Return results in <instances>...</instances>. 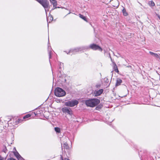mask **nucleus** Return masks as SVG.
<instances>
[{
    "mask_svg": "<svg viewBox=\"0 0 160 160\" xmlns=\"http://www.w3.org/2000/svg\"><path fill=\"white\" fill-rule=\"evenodd\" d=\"M50 2L53 5L54 8L52 9H54L57 8H59V7H56L57 5V2L56 0H53L52 1H51Z\"/></svg>",
    "mask_w": 160,
    "mask_h": 160,
    "instance_id": "11",
    "label": "nucleus"
},
{
    "mask_svg": "<svg viewBox=\"0 0 160 160\" xmlns=\"http://www.w3.org/2000/svg\"><path fill=\"white\" fill-rule=\"evenodd\" d=\"M81 18L86 22H88V19L86 17L84 16L83 15L81 14Z\"/></svg>",
    "mask_w": 160,
    "mask_h": 160,
    "instance_id": "13",
    "label": "nucleus"
},
{
    "mask_svg": "<svg viewBox=\"0 0 160 160\" xmlns=\"http://www.w3.org/2000/svg\"><path fill=\"white\" fill-rule=\"evenodd\" d=\"M8 160H16L15 159H13V158H10L9 159H8Z\"/></svg>",
    "mask_w": 160,
    "mask_h": 160,
    "instance_id": "27",
    "label": "nucleus"
},
{
    "mask_svg": "<svg viewBox=\"0 0 160 160\" xmlns=\"http://www.w3.org/2000/svg\"><path fill=\"white\" fill-rule=\"evenodd\" d=\"M31 116V115L30 114H27L25 115L23 119H25L30 117Z\"/></svg>",
    "mask_w": 160,
    "mask_h": 160,
    "instance_id": "21",
    "label": "nucleus"
},
{
    "mask_svg": "<svg viewBox=\"0 0 160 160\" xmlns=\"http://www.w3.org/2000/svg\"><path fill=\"white\" fill-rule=\"evenodd\" d=\"M113 68L115 71L117 72H119L117 66L115 63L114 64Z\"/></svg>",
    "mask_w": 160,
    "mask_h": 160,
    "instance_id": "16",
    "label": "nucleus"
},
{
    "mask_svg": "<svg viewBox=\"0 0 160 160\" xmlns=\"http://www.w3.org/2000/svg\"><path fill=\"white\" fill-rule=\"evenodd\" d=\"M79 50L80 49L79 48H75L71 49L68 52H65L68 54H70L72 55V54H76L79 51Z\"/></svg>",
    "mask_w": 160,
    "mask_h": 160,
    "instance_id": "7",
    "label": "nucleus"
},
{
    "mask_svg": "<svg viewBox=\"0 0 160 160\" xmlns=\"http://www.w3.org/2000/svg\"><path fill=\"white\" fill-rule=\"evenodd\" d=\"M79 17H80V14H79Z\"/></svg>",
    "mask_w": 160,
    "mask_h": 160,
    "instance_id": "31",
    "label": "nucleus"
},
{
    "mask_svg": "<svg viewBox=\"0 0 160 160\" xmlns=\"http://www.w3.org/2000/svg\"><path fill=\"white\" fill-rule=\"evenodd\" d=\"M5 146V148L4 149H3V151L5 152H6V151L7 150Z\"/></svg>",
    "mask_w": 160,
    "mask_h": 160,
    "instance_id": "24",
    "label": "nucleus"
},
{
    "mask_svg": "<svg viewBox=\"0 0 160 160\" xmlns=\"http://www.w3.org/2000/svg\"><path fill=\"white\" fill-rule=\"evenodd\" d=\"M49 18L50 19V21H49V22H50L52 21L53 20V18L51 15L49 16Z\"/></svg>",
    "mask_w": 160,
    "mask_h": 160,
    "instance_id": "20",
    "label": "nucleus"
},
{
    "mask_svg": "<svg viewBox=\"0 0 160 160\" xmlns=\"http://www.w3.org/2000/svg\"><path fill=\"white\" fill-rule=\"evenodd\" d=\"M18 160H24V159L21 156L17 158Z\"/></svg>",
    "mask_w": 160,
    "mask_h": 160,
    "instance_id": "22",
    "label": "nucleus"
},
{
    "mask_svg": "<svg viewBox=\"0 0 160 160\" xmlns=\"http://www.w3.org/2000/svg\"><path fill=\"white\" fill-rule=\"evenodd\" d=\"M100 102L99 100L98 99H93L87 100L86 101V105L89 107H94Z\"/></svg>",
    "mask_w": 160,
    "mask_h": 160,
    "instance_id": "1",
    "label": "nucleus"
},
{
    "mask_svg": "<svg viewBox=\"0 0 160 160\" xmlns=\"http://www.w3.org/2000/svg\"><path fill=\"white\" fill-rule=\"evenodd\" d=\"M14 154L17 158H18V157L20 156L17 152H14Z\"/></svg>",
    "mask_w": 160,
    "mask_h": 160,
    "instance_id": "19",
    "label": "nucleus"
},
{
    "mask_svg": "<svg viewBox=\"0 0 160 160\" xmlns=\"http://www.w3.org/2000/svg\"><path fill=\"white\" fill-rule=\"evenodd\" d=\"M40 3L45 8L46 12L47 13L46 8H48L49 5L48 1L47 0H42L40 2Z\"/></svg>",
    "mask_w": 160,
    "mask_h": 160,
    "instance_id": "5",
    "label": "nucleus"
},
{
    "mask_svg": "<svg viewBox=\"0 0 160 160\" xmlns=\"http://www.w3.org/2000/svg\"><path fill=\"white\" fill-rule=\"evenodd\" d=\"M51 52H52L51 51H49V53L50 58H51Z\"/></svg>",
    "mask_w": 160,
    "mask_h": 160,
    "instance_id": "23",
    "label": "nucleus"
},
{
    "mask_svg": "<svg viewBox=\"0 0 160 160\" xmlns=\"http://www.w3.org/2000/svg\"><path fill=\"white\" fill-rule=\"evenodd\" d=\"M54 130L57 133H59L61 132L60 128H59L55 127L54 128Z\"/></svg>",
    "mask_w": 160,
    "mask_h": 160,
    "instance_id": "15",
    "label": "nucleus"
},
{
    "mask_svg": "<svg viewBox=\"0 0 160 160\" xmlns=\"http://www.w3.org/2000/svg\"><path fill=\"white\" fill-rule=\"evenodd\" d=\"M54 93L55 96L58 97L64 96L66 94L65 91L60 88H57L55 89Z\"/></svg>",
    "mask_w": 160,
    "mask_h": 160,
    "instance_id": "2",
    "label": "nucleus"
},
{
    "mask_svg": "<svg viewBox=\"0 0 160 160\" xmlns=\"http://www.w3.org/2000/svg\"><path fill=\"white\" fill-rule=\"evenodd\" d=\"M62 112L65 113H67L70 115L72 114V111L70 108L64 107L62 109Z\"/></svg>",
    "mask_w": 160,
    "mask_h": 160,
    "instance_id": "4",
    "label": "nucleus"
},
{
    "mask_svg": "<svg viewBox=\"0 0 160 160\" xmlns=\"http://www.w3.org/2000/svg\"><path fill=\"white\" fill-rule=\"evenodd\" d=\"M148 4L151 7L154 6L155 5L154 2L152 1L149 2Z\"/></svg>",
    "mask_w": 160,
    "mask_h": 160,
    "instance_id": "14",
    "label": "nucleus"
},
{
    "mask_svg": "<svg viewBox=\"0 0 160 160\" xmlns=\"http://www.w3.org/2000/svg\"><path fill=\"white\" fill-rule=\"evenodd\" d=\"M63 146L64 148L66 149H68V144L66 142H65L63 144Z\"/></svg>",
    "mask_w": 160,
    "mask_h": 160,
    "instance_id": "17",
    "label": "nucleus"
},
{
    "mask_svg": "<svg viewBox=\"0 0 160 160\" xmlns=\"http://www.w3.org/2000/svg\"><path fill=\"white\" fill-rule=\"evenodd\" d=\"M103 90L102 89H101L98 90H95L94 94L95 96H100L103 92Z\"/></svg>",
    "mask_w": 160,
    "mask_h": 160,
    "instance_id": "9",
    "label": "nucleus"
},
{
    "mask_svg": "<svg viewBox=\"0 0 160 160\" xmlns=\"http://www.w3.org/2000/svg\"><path fill=\"white\" fill-rule=\"evenodd\" d=\"M78 102V101L76 100H72L65 102V105L67 106L73 107L77 105Z\"/></svg>",
    "mask_w": 160,
    "mask_h": 160,
    "instance_id": "3",
    "label": "nucleus"
},
{
    "mask_svg": "<svg viewBox=\"0 0 160 160\" xmlns=\"http://www.w3.org/2000/svg\"><path fill=\"white\" fill-rule=\"evenodd\" d=\"M105 82H108V79L107 78H105Z\"/></svg>",
    "mask_w": 160,
    "mask_h": 160,
    "instance_id": "28",
    "label": "nucleus"
},
{
    "mask_svg": "<svg viewBox=\"0 0 160 160\" xmlns=\"http://www.w3.org/2000/svg\"><path fill=\"white\" fill-rule=\"evenodd\" d=\"M157 15L159 19L160 20V16L158 14Z\"/></svg>",
    "mask_w": 160,
    "mask_h": 160,
    "instance_id": "29",
    "label": "nucleus"
},
{
    "mask_svg": "<svg viewBox=\"0 0 160 160\" xmlns=\"http://www.w3.org/2000/svg\"><path fill=\"white\" fill-rule=\"evenodd\" d=\"M89 47L91 49L94 50H98L100 51H102V48L99 46L95 44L90 45Z\"/></svg>",
    "mask_w": 160,
    "mask_h": 160,
    "instance_id": "6",
    "label": "nucleus"
},
{
    "mask_svg": "<svg viewBox=\"0 0 160 160\" xmlns=\"http://www.w3.org/2000/svg\"><path fill=\"white\" fill-rule=\"evenodd\" d=\"M0 160H4V158L0 155Z\"/></svg>",
    "mask_w": 160,
    "mask_h": 160,
    "instance_id": "25",
    "label": "nucleus"
},
{
    "mask_svg": "<svg viewBox=\"0 0 160 160\" xmlns=\"http://www.w3.org/2000/svg\"><path fill=\"white\" fill-rule=\"evenodd\" d=\"M48 19H47V22H48Z\"/></svg>",
    "mask_w": 160,
    "mask_h": 160,
    "instance_id": "32",
    "label": "nucleus"
},
{
    "mask_svg": "<svg viewBox=\"0 0 160 160\" xmlns=\"http://www.w3.org/2000/svg\"><path fill=\"white\" fill-rule=\"evenodd\" d=\"M61 158H62V160H69V159H68V158H65L64 159H62V157H61Z\"/></svg>",
    "mask_w": 160,
    "mask_h": 160,
    "instance_id": "26",
    "label": "nucleus"
},
{
    "mask_svg": "<svg viewBox=\"0 0 160 160\" xmlns=\"http://www.w3.org/2000/svg\"><path fill=\"white\" fill-rule=\"evenodd\" d=\"M112 6L115 8H117L119 5V3L118 0H111Z\"/></svg>",
    "mask_w": 160,
    "mask_h": 160,
    "instance_id": "8",
    "label": "nucleus"
},
{
    "mask_svg": "<svg viewBox=\"0 0 160 160\" xmlns=\"http://www.w3.org/2000/svg\"><path fill=\"white\" fill-rule=\"evenodd\" d=\"M50 0V2H51V1H53V0Z\"/></svg>",
    "mask_w": 160,
    "mask_h": 160,
    "instance_id": "30",
    "label": "nucleus"
},
{
    "mask_svg": "<svg viewBox=\"0 0 160 160\" xmlns=\"http://www.w3.org/2000/svg\"><path fill=\"white\" fill-rule=\"evenodd\" d=\"M149 53H150V54L151 55H152L154 57H155V58H159L160 59V54H157V53H154V52H151V51H150L149 52Z\"/></svg>",
    "mask_w": 160,
    "mask_h": 160,
    "instance_id": "10",
    "label": "nucleus"
},
{
    "mask_svg": "<svg viewBox=\"0 0 160 160\" xmlns=\"http://www.w3.org/2000/svg\"><path fill=\"white\" fill-rule=\"evenodd\" d=\"M122 82V80L121 79L119 78H117L116 84V86H118L120 85Z\"/></svg>",
    "mask_w": 160,
    "mask_h": 160,
    "instance_id": "12",
    "label": "nucleus"
},
{
    "mask_svg": "<svg viewBox=\"0 0 160 160\" xmlns=\"http://www.w3.org/2000/svg\"><path fill=\"white\" fill-rule=\"evenodd\" d=\"M122 12L124 15L125 16H127L128 15V13L127 12L126 10L124 8H123L122 10Z\"/></svg>",
    "mask_w": 160,
    "mask_h": 160,
    "instance_id": "18",
    "label": "nucleus"
}]
</instances>
